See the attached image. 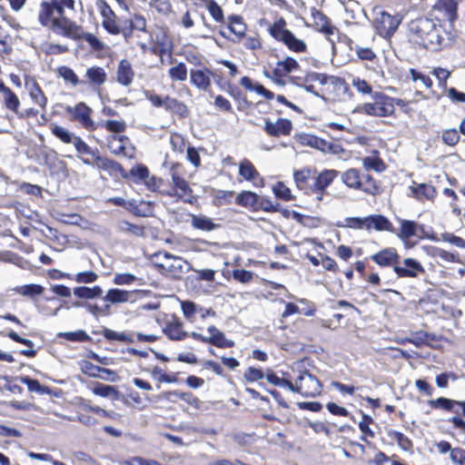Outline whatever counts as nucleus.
I'll use <instances>...</instances> for the list:
<instances>
[{"label": "nucleus", "mask_w": 465, "mask_h": 465, "mask_svg": "<svg viewBox=\"0 0 465 465\" xmlns=\"http://www.w3.org/2000/svg\"><path fill=\"white\" fill-rule=\"evenodd\" d=\"M240 84L245 89L250 91H255L257 94L263 95L266 99L271 100L274 97V94L267 90L263 85L256 83L253 84L252 79L248 76H243L240 80Z\"/></svg>", "instance_id": "nucleus-42"}, {"label": "nucleus", "mask_w": 465, "mask_h": 465, "mask_svg": "<svg viewBox=\"0 0 465 465\" xmlns=\"http://www.w3.org/2000/svg\"><path fill=\"white\" fill-rule=\"evenodd\" d=\"M164 397L167 400H180L186 402L188 405L192 406L195 410H199L202 406V401L195 396L193 393L190 391H170L164 392Z\"/></svg>", "instance_id": "nucleus-32"}, {"label": "nucleus", "mask_w": 465, "mask_h": 465, "mask_svg": "<svg viewBox=\"0 0 465 465\" xmlns=\"http://www.w3.org/2000/svg\"><path fill=\"white\" fill-rule=\"evenodd\" d=\"M292 219L306 228H316L320 224V220L318 218L304 215L295 211H292Z\"/></svg>", "instance_id": "nucleus-61"}, {"label": "nucleus", "mask_w": 465, "mask_h": 465, "mask_svg": "<svg viewBox=\"0 0 465 465\" xmlns=\"http://www.w3.org/2000/svg\"><path fill=\"white\" fill-rule=\"evenodd\" d=\"M100 126L104 128L107 132L116 135H121L126 131L127 124L124 120H106L100 124Z\"/></svg>", "instance_id": "nucleus-55"}, {"label": "nucleus", "mask_w": 465, "mask_h": 465, "mask_svg": "<svg viewBox=\"0 0 465 465\" xmlns=\"http://www.w3.org/2000/svg\"><path fill=\"white\" fill-rule=\"evenodd\" d=\"M92 391L100 397L109 398L112 401H118L121 398V392L115 386L96 382L92 388Z\"/></svg>", "instance_id": "nucleus-36"}, {"label": "nucleus", "mask_w": 465, "mask_h": 465, "mask_svg": "<svg viewBox=\"0 0 465 465\" xmlns=\"http://www.w3.org/2000/svg\"><path fill=\"white\" fill-rule=\"evenodd\" d=\"M411 191L412 196L417 200H422L423 198L430 200L433 199L436 194L435 188L427 183H420L416 186H411Z\"/></svg>", "instance_id": "nucleus-41"}, {"label": "nucleus", "mask_w": 465, "mask_h": 465, "mask_svg": "<svg viewBox=\"0 0 465 465\" xmlns=\"http://www.w3.org/2000/svg\"><path fill=\"white\" fill-rule=\"evenodd\" d=\"M118 231L136 237H143L145 235V227L143 225L134 224L125 220L119 222Z\"/></svg>", "instance_id": "nucleus-44"}, {"label": "nucleus", "mask_w": 465, "mask_h": 465, "mask_svg": "<svg viewBox=\"0 0 465 465\" xmlns=\"http://www.w3.org/2000/svg\"><path fill=\"white\" fill-rule=\"evenodd\" d=\"M151 375L159 382L174 383L177 381V374H167L161 367L154 366L151 370Z\"/></svg>", "instance_id": "nucleus-62"}, {"label": "nucleus", "mask_w": 465, "mask_h": 465, "mask_svg": "<svg viewBox=\"0 0 465 465\" xmlns=\"http://www.w3.org/2000/svg\"><path fill=\"white\" fill-rule=\"evenodd\" d=\"M156 322L171 341H179L190 337V333L184 331L183 322L175 313L161 312L156 316Z\"/></svg>", "instance_id": "nucleus-6"}, {"label": "nucleus", "mask_w": 465, "mask_h": 465, "mask_svg": "<svg viewBox=\"0 0 465 465\" xmlns=\"http://www.w3.org/2000/svg\"><path fill=\"white\" fill-rule=\"evenodd\" d=\"M99 7L104 18L103 25L104 29H117L114 24L115 15L112 8L104 1L100 2Z\"/></svg>", "instance_id": "nucleus-52"}, {"label": "nucleus", "mask_w": 465, "mask_h": 465, "mask_svg": "<svg viewBox=\"0 0 465 465\" xmlns=\"http://www.w3.org/2000/svg\"><path fill=\"white\" fill-rule=\"evenodd\" d=\"M134 78L132 64L127 59H122L116 70V81L123 86H129Z\"/></svg>", "instance_id": "nucleus-30"}, {"label": "nucleus", "mask_w": 465, "mask_h": 465, "mask_svg": "<svg viewBox=\"0 0 465 465\" xmlns=\"http://www.w3.org/2000/svg\"><path fill=\"white\" fill-rule=\"evenodd\" d=\"M13 51V38L6 31H0V56L8 55Z\"/></svg>", "instance_id": "nucleus-64"}, {"label": "nucleus", "mask_w": 465, "mask_h": 465, "mask_svg": "<svg viewBox=\"0 0 465 465\" xmlns=\"http://www.w3.org/2000/svg\"><path fill=\"white\" fill-rule=\"evenodd\" d=\"M58 337L74 342H92V338L84 330L75 331L60 332Z\"/></svg>", "instance_id": "nucleus-56"}, {"label": "nucleus", "mask_w": 465, "mask_h": 465, "mask_svg": "<svg viewBox=\"0 0 465 465\" xmlns=\"http://www.w3.org/2000/svg\"><path fill=\"white\" fill-rule=\"evenodd\" d=\"M19 380L23 384L27 386L28 391L31 392H36L40 395H49L52 392V390L49 387L42 385L38 380L33 379L29 376H21Z\"/></svg>", "instance_id": "nucleus-40"}, {"label": "nucleus", "mask_w": 465, "mask_h": 465, "mask_svg": "<svg viewBox=\"0 0 465 465\" xmlns=\"http://www.w3.org/2000/svg\"><path fill=\"white\" fill-rule=\"evenodd\" d=\"M196 62L190 61L199 67L192 68L190 70V82L191 84L202 91H209L212 86V79L221 88L224 89V79L223 74L218 71H213L204 64L197 57H193Z\"/></svg>", "instance_id": "nucleus-3"}, {"label": "nucleus", "mask_w": 465, "mask_h": 465, "mask_svg": "<svg viewBox=\"0 0 465 465\" xmlns=\"http://www.w3.org/2000/svg\"><path fill=\"white\" fill-rule=\"evenodd\" d=\"M239 174L246 181L252 183L256 187L263 186V178L261 176L253 163L248 159L241 161L239 164Z\"/></svg>", "instance_id": "nucleus-25"}, {"label": "nucleus", "mask_w": 465, "mask_h": 465, "mask_svg": "<svg viewBox=\"0 0 465 465\" xmlns=\"http://www.w3.org/2000/svg\"><path fill=\"white\" fill-rule=\"evenodd\" d=\"M294 138H295V141L298 143H300L301 145H307L312 148H315V149L319 150L321 138H319L315 135L301 133V134H296Z\"/></svg>", "instance_id": "nucleus-60"}, {"label": "nucleus", "mask_w": 465, "mask_h": 465, "mask_svg": "<svg viewBox=\"0 0 465 465\" xmlns=\"http://www.w3.org/2000/svg\"><path fill=\"white\" fill-rule=\"evenodd\" d=\"M295 302H292V314L296 312L306 316L314 314L316 307L313 302L306 299H295Z\"/></svg>", "instance_id": "nucleus-46"}, {"label": "nucleus", "mask_w": 465, "mask_h": 465, "mask_svg": "<svg viewBox=\"0 0 465 465\" xmlns=\"http://www.w3.org/2000/svg\"><path fill=\"white\" fill-rule=\"evenodd\" d=\"M25 87L28 89L32 101L43 111H45L48 100L37 81L35 78L25 80Z\"/></svg>", "instance_id": "nucleus-28"}, {"label": "nucleus", "mask_w": 465, "mask_h": 465, "mask_svg": "<svg viewBox=\"0 0 465 465\" xmlns=\"http://www.w3.org/2000/svg\"><path fill=\"white\" fill-rule=\"evenodd\" d=\"M459 403L460 401L445 397H440L429 401L430 406L433 409H442L455 413L456 416L450 418L448 420L453 424L454 428L459 429L465 433V420L460 417Z\"/></svg>", "instance_id": "nucleus-16"}, {"label": "nucleus", "mask_w": 465, "mask_h": 465, "mask_svg": "<svg viewBox=\"0 0 465 465\" xmlns=\"http://www.w3.org/2000/svg\"><path fill=\"white\" fill-rule=\"evenodd\" d=\"M153 267L163 275L178 278L183 272L182 260L167 252H158L153 255Z\"/></svg>", "instance_id": "nucleus-10"}, {"label": "nucleus", "mask_w": 465, "mask_h": 465, "mask_svg": "<svg viewBox=\"0 0 465 465\" xmlns=\"http://www.w3.org/2000/svg\"><path fill=\"white\" fill-rule=\"evenodd\" d=\"M145 96L154 107H163L166 112L177 115L181 119L186 118L189 115L187 105L174 97L170 95L162 97L153 91L146 92Z\"/></svg>", "instance_id": "nucleus-8"}, {"label": "nucleus", "mask_w": 465, "mask_h": 465, "mask_svg": "<svg viewBox=\"0 0 465 465\" xmlns=\"http://www.w3.org/2000/svg\"><path fill=\"white\" fill-rule=\"evenodd\" d=\"M399 278H417L420 274L425 272L422 264L413 258H404L398 260L394 272Z\"/></svg>", "instance_id": "nucleus-18"}, {"label": "nucleus", "mask_w": 465, "mask_h": 465, "mask_svg": "<svg viewBox=\"0 0 465 465\" xmlns=\"http://www.w3.org/2000/svg\"><path fill=\"white\" fill-rule=\"evenodd\" d=\"M56 74L59 77L64 79V83L72 86L82 84V80L79 79L75 72L69 66L61 65L57 67Z\"/></svg>", "instance_id": "nucleus-48"}, {"label": "nucleus", "mask_w": 465, "mask_h": 465, "mask_svg": "<svg viewBox=\"0 0 465 465\" xmlns=\"http://www.w3.org/2000/svg\"><path fill=\"white\" fill-rule=\"evenodd\" d=\"M180 304L184 319L190 323H194L199 312V305L189 300L180 301Z\"/></svg>", "instance_id": "nucleus-47"}, {"label": "nucleus", "mask_w": 465, "mask_h": 465, "mask_svg": "<svg viewBox=\"0 0 465 465\" xmlns=\"http://www.w3.org/2000/svg\"><path fill=\"white\" fill-rule=\"evenodd\" d=\"M168 75L173 81L183 82L187 79L188 71L186 64L183 62L172 66L168 70Z\"/></svg>", "instance_id": "nucleus-58"}, {"label": "nucleus", "mask_w": 465, "mask_h": 465, "mask_svg": "<svg viewBox=\"0 0 465 465\" xmlns=\"http://www.w3.org/2000/svg\"><path fill=\"white\" fill-rule=\"evenodd\" d=\"M398 221L401 224V228L400 232L397 233V236L400 239L404 241L417 234V230L420 227L417 223L401 218H399Z\"/></svg>", "instance_id": "nucleus-38"}, {"label": "nucleus", "mask_w": 465, "mask_h": 465, "mask_svg": "<svg viewBox=\"0 0 465 465\" xmlns=\"http://www.w3.org/2000/svg\"><path fill=\"white\" fill-rule=\"evenodd\" d=\"M50 130L53 135L64 143H73L78 153H89V145L79 136H74L67 129L56 124H50Z\"/></svg>", "instance_id": "nucleus-17"}, {"label": "nucleus", "mask_w": 465, "mask_h": 465, "mask_svg": "<svg viewBox=\"0 0 465 465\" xmlns=\"http://www.w3.org/2000/svg\"><path fill=\"white\" fill-rule=\"evenodd\" d=\"M264 131L269 136L280 137L291 133V121L285 118H278L275 123L265 119Z\"/></svg>", "instance_id": "nucleus-26"}, {"label": "nucleus", "mask_w": 465, "mask_h": 465, "mask_svg": "<svg viewBox=\"0 0 465 465\" xmlns=\"http://www.w3.org/2000/svg\"><path fill=\"white\" fill-rule=\"evenodd\" d=\"M312 82H318L323 86V89L322 90V92H325L328 94H334L335 96H338L341 93L347 92L349 88L345 81L340 77L312 73L307 74L303 86L306 91L314 93L315 95L319 94L313 91L314 86L310 84Z\"/></svg>", "instance_id": "nucleus-4"}, {"label": "nucleus", "mask_w": 465, "mask_h": 465, "mask_svg": "<svg viewBox=\"0 0 465 465\" xmlns=\"http://www.w3.org/2000/svg\"><path fill=\"white\" fill-rule=\"evenodd\" d=\"M64 36L72 38V39H83L86 43H88L90 48L94 52H101L104 49V45L93 34L91 33H83L81 35L78 34V31H60Z\"/></svg>", "instance_id": "nucleus-29"}, {"label": "nucleus", "mask_w": 465, "mask_h": 465, "mask_svg": "<svg viewBox=\"0 0 465 465\" xmlns=\"http://www.w3.org/2000/svg\"><path fill=\"white\" fill-rule=\"evenodd\" d=\"M372 103H365L357 106L353 113L364 114L375 117H387L394 114V98L376 92Z\"/></svg>", "instance_id": "nucleus-5"}, {"label": "nucleus", "mask_w": 465, "mask_h": 465, "mask_svg": "<svg viewBox=\"0 0 465 465\" xmlns=\"http://www.w3.org/2000/svg\"><path fill=\"white\" fill-rule=\"evenodd\" d=\"M210 336L206 337L202 333L192 331L190 337L202 343H208L219 349H231L235 346L232 340L227 339L225 334L215 325H210L207 328Z\"/></svg>", "instance_id": "nucleus-13"}, {"label": "nucleus", "mask_w": 465, "mask_h": 465, "mask_svg": "<svg viewBox=\"0 0 465 465\" xmlns=\"http://www.w3.org/2000/svg\"><path fill=\"white\" fill-rule=\"evenodd\" d=\"M170 143L172 150L179 154H183L186 148V141L179 133H172L170 134Z\"/></svg>", "instance_id": "nucleus-63"}, {"label": "nucleus", "mask_w": 465, "mask_h": 465, "mask_svg": "<svg viewBox=\"0 0 465 465\" xmlns=\"http://www.w3.org/2000/svg\"><path fill=\"white\" fill-rule=\"evenodd\" d=\"M399 259V253L391 247L384 248L371 256V260L376 264L381 267H392L393 272H395V265Z\"/></svg>", "instance_id": "nucleus-23"}, {"label": "nucleus", "mask_w": 465, "mask_h": 465, "mask_svg": "<svg viewBox=\"0 0 465 465\" xmlns=\"http://www.w3.org/2000/svg\"><path fill=\"white\" fill-rule=\"evenodd\" d=\"M432 20L437 21L439 24H433V29L439 27H453V23L457 18V5L454 0H442L434 8L432 14Z\"/></svg>", "instance_id": "nucleus-12"}, {"label": "nucleus", "mask_w": 465, "mask_h": 465, "mask_svg": "<svg viewBox=\"0 0 465 465\" xmlns=\"http://www.w3.org/2000/svg\"><path fill=\"white\" fill-rule=\"evenodd\" d=\"M89 153H84L83 154L89 156V158L84 159V163L94 164L98 169L108 172L111 175L118 173L122 175L124 173V167L117 161L101 156L98 149L93 150L89 146Z\"/></svg>", "instance_id": "nucleus-14"}, {"label": "nucleus", "mask_w": 465, "mask_h": 465, "mask_svg": "<svg viewBox=\"0 0 465 465\" xmlns=\"http://www.w3.org/2000/svg\"><path fill=\"white\" fill-rule=\"evenodd\" d=\"M64 7L73 11L74 9V0L43 2L39 12L41 25L53 29H77L74 23L65 16Z\"/></svg>", "instance_id": "nucleus-1"}, {"label": "nucleus", "mask_w": 465, "mask_h": 465, "mask_svg": "<svg viewBox=\"0 0 465 465\" xmlns=\"http://www.w3.org/2000/svg\"><path fill=\"white\" fill-rule=\"evenodd\" d=\"M302 248L306 251V258L312 262V264L318 266L320 264V260L314 252H317L318 248H322V245L321 243L317 244L312 240L306 239L302 242Z\"/></svg>", "instance_id": "nucleus-49"}, {"label": "nucleus", "mask_w": 465, "mask_h": 465, "mask_svg": "<svg viewBox=\"0 0 465 465\" xmlns=\"http://www.w3.org/2000/svg\"><path fill=\"white\" fill-rule=\"evenodd\" d=\"M342 182L350 188L359 189L361 173L356 169H349L342 173Z\"/></svg>", "instance_id": "nucleus-59"}, {"label": "nucleus", "mask_w": 465, "mask_h": 465, "mask_svg": "<svg viewBox=\"0 0 465 465\" xmlns=\"http://www.w3.org/2000/svg\"><path fill=\"white\" fill-rule=\"evenodd\" d=\"M125 209L128 210L135 216H148L151 214L153 211V204L150 202H140L139 203L136 201H127V206Z\"/></svg>", "instance_id": "nucleus-37"}, {"label": "nucleus", "mask_w": 465, "mask_h": 465, "mask_svg": "<svg viewBox=\"0 0 465 465\" xmlns=\"http://www.w3.org/2000/svg\"><path fill=\"white\" fill-rule=\"evenodd\" d=\"M131 293V292L125 290L110 289L107 292L104 300L112 303L126 302L130 300Z\"/></svg>", "instance_id": "nucleus-53"}, {"label": "nucleus", "mask_w": 465, "mask_h": 465, "mask_svg": "<svg viewBox=\"0 0 465 465\" xmlns=\"http://www.w3.org/2000/svg\"><path fill=\"white\" fill-rule=\"evenodd\" d=\"M129 141L126 135L111 134L107 137V146L114 155L130 156L125 146Z\"/></svg>", "instance_id": "nucleus-31"}, {"label": "nucleus", "mask_w": 465, "mask_h": 465, "mask_svg": "<svg viewBox=\"0 0 465 465\" xmlns=\"http://www.w3.org/2000/svg\"><path fill=\"white\" fill-rule=\"evenodd\" d=\"M15 292L22 296L34 299L35 296L42 295L45 288L40 284L30 283L16 287Z\"/></svg>", "instance_id": "nucleus-51"}, {"label": "nucleus", "mask_w": 465, "mask_h": 465, "mask_svg": "<svg viewBox=\"0 0 465 465\" xmlns=\"http://www.w3.org/2000/svg\"><path fill=\"white\" fill-rule=\"evenodd\" d=\"M258 194L251 191H242L235 197L236 204L254 211Z\"/></svg>", "instance_id": "nucleus-45"}, {"label": "nucleus", "mask_w": 465, "mask_h": 465, "mask_svg": "<svg viewBox=\"0 0 465 465\" xmlns=\"http://www.w3.org/2000/svg\"><path fill=\"white\" fill-rule=\"evenodd\" d=\"M92 334L103 335L107 341H117L125 343H134L135 341L153 343L159 339L157 335L153 333H134L131 331L117 332L106 327H102L101 330H93Z\"/></svg>", "instance_id": "nucleus-7"}, {"label": "nucleus", "mask_w": 465, "mask_h": 465, "mask_svg": "<svg viewBox=\"0 0 465 465\" xmlns=\"http://www.w3.org/2000/svg\"><path fill=\"white\" fill-rule=\"evenodd\" d=\"M338 172L335 170H324L318 175L314 173L315 181V193L316 199L321 201L322 199L323 191L332 183L338 176Z\"/></svg>", "instance_id": "nucleus-27"}, {"label": "nucleus", "mask_w": 465, "mask_h": 465, "mask_svg": "<svg viewBox=\"0 0 465 465\" xmlns=\"http://www.w3.org/2000/svg\"><path fill=\"white\" fill-rule=\"evenodd\" d=\"M297 365L295 382H292V392L296 391L305 397H316L321 393L322 385L318 379L308 371H302Z\"/></svg>", "instance_id": "nucleus-9"}, {"label": "nucleus", "mask_w": 465, "mask_h": 465, "mask_svg": "<svg viewBox=\"0 0 465 465\" xmlns=\"http://www.w3.org/2000/svg\"><path fill=\"white\" fill-rule=\"evenodd\" d=\"M234 100L240 112L247 113L252 106V103L247 99L246 94L235 84L224 82V89Z\"/></svg>", "instance_id": "nucleus-24"}, {"label": "nucleus", "mask_w": 465, "mask_h": 465, "mask_svg": "<svg viewBox=\"0 0 465 465\" xmlns=\"http://www.w3.org/2000/svg\"><path fill=\"white\" fill-rule=\"evenodd\" d=\"M375 229L376 231H387L395 232L392 223L389 219L381 214L367 216V230Z\"/></svg>", "instance_id": "nucleus-34"}, {"label": "nucleus", "mask_w": 465, "mask_h": 465, "mask_svg": "<svg viewBox=\"0 0 465 465\" xmlns=\"http://www.w3.org/2000/svg\"><path fill=\"white\" fill-rule=\"evenodd\" d=\"M0 335L2 336H6L8 337L9 339H11L12 341L17 342V343H21L23 345H25L26 347H28L29 349L27 350H21L19 351V353L21 355H24L25 357H28V358H34L36 356V351L34 350V346H35V343L31 341V340H28V339H25V338H23L21 337L20 335H18L15 331H9L8 332L5 333L4 331H0Z\"/></svg>", "instance_id": "nucleus-35"}, {"label": "nucleus", "mask_w": 465, "mask_h": 465, "mask_svg": "<svg viewBox=\"0 0 465 465\" xmlns=\"http://www.w3.org/2000/svg\"><path fill=\"white\" fill-rule=\"evenodd\" d=\"M191 224L194 229L204 232L213 231L217 227L213 221L205 215L191 214Z\"/></svg>", "instance_id": "nucleus-43"}, {"label": "nucleus", "mask_w": 465, "mask_h": 465, "mask_svg": "<svg viewBox=\"0 0 465 465\" xmlns=\"http://www.w3.org/2000/svg\"><path fill=\"white\" fill-rule=\"evenodd\" d=\"M359 190L374 195L379 192V187L370 174L362 173L361 174Z\"/></svg>", "instance_id": "nucleus-57"}, {"label": "nucleus", "mask_w": 465, "mask_h": 465, "mask_svg": "<svg viewBox=\"0 0 465 465\" xmlns=\"http://www.w3.org/2000/svg\"><path fill=\"white\" fill-rule=\"evenodd\" d=\"M185 168L181 163H172L170 165V175L172 179L171 188L162 192L163 195L176 197L183 203L193 204L197 198L189 182L185 179Z\"/></svg>", "instance_id": "nucleus-2"}, {"label": "nucleus", "mask_w": 465, "mask_h": 465, "mask_svg": "<svg viewBox=\"0 0 465 465\" xmlns=\"http://www.w3.org/2000/svg\"><path fill=\"white\" fill-rule=\"evenodd\" d=\"M388 436L395 440L398 446L406 452L412 453L413 452V444L412 441L402 432L397 430H390L388 432Z\"/></svg>", "instance_id": "nucleus-50"}, {"label": "nucleus", "mask_w": 465, "mask_h": 465, "mask_svg": "<svg viewBox=\"0 0 465 465\" xmlns=\"http://www.w3.org/2000/svg\"><path fill=\"white\" fill-rule=\"evenodd\" d=\"M85 80H82V84H86L93 90L98 91L107 81V73L104 67L93 65L86 69Z\"/></svg>", "instance_id": "nucleus-19"}, {"label": "nucleus", "mask_w": 465, "mask_h": 465, "mask_svg": "<svg viewBox=\"0 0 465 465\" xmlns=\"http://www.w3.org/2000/svg\"><path fill=\"white\" fill-rule=\"evenodd\" d=\"M74 293L78 298L93 299L100 297L103 294V290L100 286H94L92 288L86 286H80L74 289Z\"/></svg>", "instance_id": "nucleus-54"}, {"label": "nucleus", "mask_w": 465, "mask_h": 465, "mask_svg": "<svg viewBox=\"0 0 465 465\" xmlns=\"http://www.w3.org/2000/svg\"><path fill=\"white\" fill-rule=\"evenodd\" d=\"M0 101L4 108L15 114H18L21 102L18 95L0 79Z\"/></svg>", "instance_id": "nucleus-22"}, {"label": "nucleus", "mask_w": 465, "mask_h": 465, "mask_svg": "<svg viewBox=\"0 0 465 465\" xmlns=\"http://www.w3.org/2000/svg\"><path fill=\"white\" fill-rule=\"evenodd\" d=\"M150 171L148 167L142 163H137L133 166L129 172H126L124 169V173H122V177L126 180H131L133 183L138 184L143 183L147 178H149Z\"/></svg>", "instance_id": "nucleus-33"}, {"label": "nucleus", "mask_w": 465, "mask_h": 465, "mask_svg": "<svg viewBox=\"0 0 465 465\" xmlns=\"http://www.w3.org/2000/svg\"><path fill=\"white\" fill-rule=\"evenodd\" d=\"M420 39V45L427 50L436 52L452 42L451 31H413Z\"/></svg>", "instance_id": "nucleus-11"}, {"label": "nucleus", "mask_w": 465, "mask_h": 465, "mask_svg": "<svg viewBox=\"0 0 465 465\" xmlns=\"http://www.w3.org/2000/svg\"><path fill=\"white\" fill-rule=\"evenodd\" d=\"M296 187L304 194L315 193L314 172L311 169H303L293 173Z\"/></svg>", "instance_id": "nucleus-21"}, {"label": "nucleus", "mask_w": 465, "mask_h": 465, "mask_svg": "<svg viewBox=\"0 0 465 465\" xmlns=\"http://www.w3.org/2000/svg\"><path fill=\"white\" fill-rule=\"evenodd\" d=\"M291 72V57H286L283 61H278L272 69V78L277 83H283L284 77Z\"/></svg>", "instance_id": "nucleus-39"}, {"label": "nucleus", "mask_w": 465, "mask_h": 465, "mask_svg": "<svg viewBox=\"0 0 465 465\" xmlns=\"http://www.w3.org/2000/svg\"><path fill=\"white\" fill-rule=\"evenodd\" d=\"M220 33L223 37L241 43L248 49L255 50L261 47V41L256 32L250 36L246 35L245 31H220Z\"/></svg>", "instance_id": "nucleus-20"}, {"label": "nucleus", "mask_w": 465, "mask_h": 465, "mask_svg": "<svg viewBox=\"0 0 465 465\" xmlns=\"http://www.w3.org/2000/svg\"><path fill=\"white\" fill-rule=\"evenodd\" d=\"M66 112L73 121L79 123L86 131L94 132L98 128V124L92 119L93 110L85 103L79 102L74 107L68 106Z\"/></svg>", "instance_id": "nucleus-15"}]
</instances>
